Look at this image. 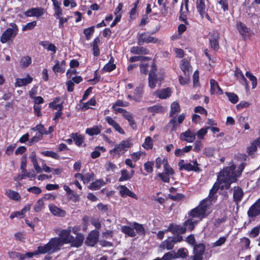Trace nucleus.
<instances>
[{"mask_svg": "<svg viewBox=\"0 0 260 260\" xmlns=\"http://www.w3.org/2000/svg\"><path fill=\"white\" fill-rule=\"evenodd\" d=\"M235 169L236 166L232 165L226 167L220 172L217 177L218 183H215L210 191V200L212 201L215 199L214 195L219 188L221 189H228L232 183L237 181V175L235 172Z\"/></svg>", "mask_w": 260, "mask_h": 260, "instance_id": "obj_1", "label": "nucleus"}, {"mask_svg": "<svg viewBox=\"0 0 260 260\" xmlns=\"http://www.w3.org/2000/svg\"><path fill=\"white\" fill-rule=\"evenodd\" d=\"M71 229L62 230L59 234V237L58 238L60 240V243L63 245V244H71L72 247H79L83 242L84 236L83 234H78L74 238L71 235Z\"/></svg>", "mask_w": 260, "mask_h": 260, "instance_id": "obj_2", "label": "nucleus"}, {"mask_svg": "<svg viewBox=\"0 0 260 260\" xmlns=\"http://www.w3.org/2000/svg\"><path fill=\"white\" fill-rule=\"evenodd\" d=\"M208 208V205L205 200L202 201L200 205L191 210L189 215L193 218H198V221L207 216L206 212Z\"/></svg>", "mask_w": 260, "mask_h": 260, "instance_id": "obj_3", "label": "nucleus"}, {"mask_svg": "<svg viewBox=\"0 0 260 260\" xmlns=\"http://www.w3.org/2000/svg\"><path fill=\"white\" fill-rule=\"evenodd\" d=\"M9 26L10 27L7 28L0 37V41L3 44L12 40L18 34V28L15 23H10Z\"/></svg>", "mask_w": 260, "mask_h": 260, "instance_id": "obj_4", "label": "nucleus"}, {"mask_svg": "<svg viewBox=\"0 0 260 260\" xmlns=\"http://www.w3.org/2000/svg\"><path fill=\"white\" fill-rule=\"evenodd\" d=\"M62 246L60 240L58 238H53L50 240L49 242L43 246L46 253H54L60 249L61 247Z\"/></svg>", "mask_w": 260, "mask_h": 260, "instance_id": "obj_5", "label": "nucleus"}, {"mask_svg": "<svg viewBox=\"0 0 260 260\" xmlns=\"http://www.w3.org/2000/svg\"><path fill=\"white\" fill-rule=\"evenodd\" d=\"M132 145V143L129 140H123L119 144L116 145L113 149L110 150V152L111 154L116 152L118 154H122Z\"/></svg>", "mask_w": 260, "mask_h": 260, "instance_id": "obj_6", "label": "nucleus"}, {"mask_svg": "<svg viewBox=\"0 0 260 260\" xmlns=\"http://www.w3.org/2000/svg\"><path fill=\"white\" fill-rule=\"evenodd\" d=\"M193 164L192 165L190 163H185L184 160H181L178 164V166L179 167V170H185L187 171H195V172H199L200 171V169L198 167V164L197 160H194L192 161Z\"/></svg>", "mask_w": 260, "mask_h": 260, "instance_id": "obj_7", "label": "nucleus"}, {"mask_svg": "<svg viewBox=\"0 0 260 260\" xmlns=\"http://www.w3.org/2000/svg\"><path fill=\"white\" fill-rule=\"evenodd\" d=\"M157 69L153 62H151V69L149 74V86L150 88H153L156 86L157 81V75L156 74Z\"/></svg>", "mask_w": 260, "mask_h": 260, "instance_id": "obj_8", "label": "nucleus"}, {"mask_svg": "<svg viewBox=\"0 0 260 260\" xmlns=\"http://www.w3.org/2000/svg\"><path fill=\"white\" fill-rule=\"evenodd\" d=\"M99 232L96 230L91 231L88 235L85 243L87 246L93 247L99 240Z\"/></svg>", "mask_w": 260, "mask_h": 260, "instance_id": "obj_9", "label": "nucleus"}, {"mask_svg": "<svg viewBox=\"0 0 260 260\" xmlns=\"http://www.w3.org/2000/svg\"><path fill=\"white\" fill-rule=\"evenodd\" d=\"M157 39L150 36L148 32H144L140 34L138 39V43L139 45H142L144 43H156Z\"/></svg>", "mask_w": 260, "mask_h": 260, "instance_id": "obj_10", "label": "nucleus"}, {"mask_svg": "<svg viewBox=\"0 0 260 260\" xmlns=\"http://www.w3.org/2000/svg\"><path fill=\"white\" fill-rule=\"evenodd\" d=\"M196 134L190 129H188L185 132L181 133L180 139L182 141H185L187 143H192L196 139Z\"/></svg>", "mask_w": 260, "mask_h": 260, "instance_id": "obj_11", "label": "nucleus"}, {"mask_svg": "<svg viewBox=\"0 0 260 260\" xmlns=\"http://www.w3.org/2000/svg\"><path fill=\"white\" fill-rule=\"evenodd\" d=\"M260 214V198L249 209L247 215L249 217H254Z\"/></svg>", "mask_w": 260, "mask_h": 260, "instance_id": "obj_12", "label": "nucleus"}, {"mask_svg": "<svg viewBox=\"0 0 260 260\" xmlns=\"http://www.w3.org/2000/svg\"><path fill=\"white\" fill-rule=\"evenodd\" d=\"M45 13L44 9L41 7L31 8L27 10L24 15L27 17H37L42 16Z\"/></svg>", "mask_w": 260, "mask_h": 260, "instance_id": "obj_13", "label": "nucleus"}, {"mask_svg": "<svg viewBox=\"0 0 260 260\" xmlns=\"http://www.w3.org/2000/svg\"><path fill=\"white\" fill-rule=\"evenodd\" d=\"M186 231V228L180 225L170 224L166 232H171L173 234H184Z\"/></svg>", "mask_w": 260, "mask_h": 260, "instance_id": "obj_14", "label": "nucleus"}, {"mask_svg": "<svg viewBox=\"0 0 260 260\" xmlns=\"http://www.w3.org/2000/svg\"><path fill=\"white\" fill-rule=\"evenodd\" d=\"M236 27L239 33L244 37L249 36L251 34L250 29L240 21L237 22Z\"/></svg>", "mask_w": 260, "mask_h": 260, "instance_id": "obj_15", "label": "nucleus"}, {"mask_svg": "<svg viewBox=\"0 0 260 260\" xmlns=\"http://www.w3.org/2000/svg\"><path fill=\"white\" fill-rule=\"evenodd\" d=\"M119 192L120 196L125 198L126 197H129L136 200L138 199L137 196L133 192L131 191L127 187L124 185H121L119 187Z\"/></svg>", "mask_w": 260, "mask_h": 260, "instance_id": "obj_16", "label": "nucleus"}, {"mask_svg": "<svg viewBox=\"0 0 260 260\" xmlns=\"http://www.w3.org/2000/svg\"><path fill=\"white\" fill-rule=\"evenodd\" d=\"M49 208L51 213L54 216L58 217H64L66 215V212L65 210L57 207L54 205H49Z\"/></svg>", "mask_w": 260, "mask_h": 260, "instance_id": "obj_17", "label": "nucleus"}, {"mask_svg": "<svg viewBox=\"0 0 260 260\" xmlns=\"http://www.w3.org/2000/svg\"><path fill=\"white\" fill-rule=\"evenodd\" d=\"M180 66L184 75L189 76L191 71V67L189 61L185 59H183L180 61Z\"/></svg>", "mask_w": 260, "mask_h": 260, "instance_id": "obj_18", "label": "nucleus"}, {"mask_svg": "<svg viewBox=\"0 0 260 260\" xmlns=\"http://www.w3.org/2000/svg\"><path fill=\"white\" fill-rule=\"evenodd\" d=\"M33 78L29 75H27L26 77L25 78H16V82L15 83V87H21L25 86L28 84L31 83Z\"/></svg>", "mask_w": 260, "mask_h": 260, "instance_id": "obj_19", "label": "nucleus"}, {"mask_svg": "<svg viewBox=\"0 0 260 260\" xmlns=\"http://www.w3.org/2000/svg\"><path fill=\"white\" fill-rule=\"evenodd\" d=\"M106 122L111 126H112L115 131H117L121 134H124V131L121 127L119 124H118L112 117L107 116L105 118Z\"/></svg>", "mask_w": 260, "mask_h": 260, "instance_id": "obj_20", "label": "nucleus"}, {"mask_svg": "<svg viewBox=\"0 0 260 260\" xmlns=\"http://www.w3.org/2000/svg\"><path fill=\"white\" fill-rule=\"evenodd\" d=\"M210 92L211 94H222L223 93L222 90L219 86L218 84L214 79L210 80Z\"/></svg>", "mask_w": 260, "mask_h": 260, "instance_id": "obj_21", "label": "nucleus"}, {"mask_svg": "<svg viewBox=\"0 0 260 260\" xmlns=\"http://www.w3.org/2000/svg\"><path fill=\"white\" fill-rule=\"evenodd\" d=\"M233 198L234 201L238 203L242 200L243 197V192L239 187H235L233 189Z\"/></svg>", "mask_w": 260, "mask_h": 260, "instance_id": "obj_22", "label": "nucleus"}, {"mask_svg": "<svg viewBox=\"0 0 260 260\" xmlns=\"http://www.w3.org/2000/svg\"><path fill=\"white\" fill-rule=\"evenodd\" d=\"M144 85L140 84L135 90L134 100L140 102L143 93Z\"/></svg>", "mask_w": 260, "mask_h": 260, "instance_id": "obj_23", "label": "nucleus"}, {"mask_svg": "<svg viewBox=\"0 0 260 260\" xmlns=\"http://www.w3.org/2000/svg\"><path fill=\"white\" fill-rule=\"evenodd\" d=\"M197 8L202 18H203L206 14V6L204 0L197 1Z\"/></svg>", "mask_w": 260, "mask_h": 260, "instance_id": "obj_24", "label": "nucleus"}, {"mask_svg": "<svg viewBox=\"0 0 260 260\" xmlns=\"http://www.w3.org/2000/svg\"><path fill=\"white\" fill-rule=\"evenodd\" d=\"M155 94L160 99H165L171 95V89L169 88L157 90Z\"/></svg>", "mask_w": 260, "mask_h": 260, "instance_id": "obj_25", "label": "nucleus"}, {"mask_svg": "<svg viewBox=\"0 0 260 260\" xmlns=\"http://www.w3.org/2000/svg\"><path fill=\"white\" fill-rule=\"evenodd\" d=\"M5 194L10 199L18 201L21 199L20 196L18 192L11 189H7L6 191Z\"/></svg>", "mask_w": 260, "mask_h": 260, "instance_id": "obj_26", "label": "nucleus"}, {"mask_svg": "<svg viewBox=\"0 0 260 260\" xmlns=\"http://www.w3.org/2000/svg\"><path fill=\"white\" fill-rule=\"evenodd\" d=\"M105 184L106 183L103 179H100L91 183L88 186V188L91 190H98L102 186L105 185Z\"/></svg>", "mask_w": 260, "mask_h": 260, "instance_id": "obj_27", "label": "nucleus"}, {"mask_svg": "<svg viewBox=\"0 0 260 260\" xmlns=\"http://www.w3.org/2000/svg\"><path fill=\"white\" fill-rule=\"evenodd\" d=\"M29 158L31 160V161L32 162L33 166L34 167V168H35L36 171L38 173H41L42 169L38 165V160L37 158L36 153L35 152H32L31 153V154H30Z\"/></svg>", "mask_w": 260, "mask_h": 260, "instance_id": "obj_28", "label": "nucleus"}, {"mask_svg": "<svg viewBox=\"0 0 260 260\" xmlns=\"http://www.w3.org/2000/svg\"><path fill=\"white\" fill-rule=\"evenodd\" d=\"M175 244L172 237H169L162 242L160 247L163 249L166 248L168 250H171L173 248Z\"/></svg>", "mask_w": 260, "mask_h": 260, "instance_id": "obj_29", "label": "nucleus"}, {"mask_svg": "<svg viewBox=\"0 0 260 260\" xmlns=\"http://www.w3.org/2000/svg\"><path fill=\"white\" fill-rule=\"evenodd\" d=\"M21 171V174L18 175V176L16 178H14L15 180L17 181L19 180H22L25 178L26 177L34 178L36 177V174H34V173H27L26 169L24 170V172H23V171Z\"/></svg>", "mask_w": 260, "mask_h": 260, "instance_id": "obj_30", "label": "nucleus"}, {"mask_svg": "<svg viewBox=\"0 0 260 260\" xmlns=\"http://www.w3.org/2000/svg\"><path fill=\"white\" fill-rule=\"evenodd\" d=\"M205 247L204 244H200L194 246L193 253L194 255L203 256Z\"/></svg>", "mask_w": 260, "mask_h": 260, "instance_id": "obj_31", "label": "nucleus"}, {"mask_svg": "<svg viewBox=\"0 0 260 260\" xmlns=\"http://www.w3.org/2000/svg\"><path fill=\"white\" fill-rule=\"evenodd\" d=\"M131 52L136 54H148L149 50L143 47H134L132 48Z\"/></svg>", "mask_w": 260, "mask_h": 260, "instance_id": "obj_32", "label": "nucleus"}, {"mask_svg": "<svg viewBox=\"0 0 260 260\" xmlns=\"http://www.w3.org/2000/svg\"><path fill=\"white\" fill-rule=\"evenodd\" d=\"M180 111V107L179 103L176 102H174L171 105V110L170 112V116L173 117V116L179 112Z\"/></svg>", "mask_w": 260, "mask_h": 260, "instance_id": "obj_33", "label": "nucleus"}, {"mask_svg": "<svg viewBox=\"0 0 260 260\" xmlns=\"http://www.w3.org/2000/svg\"><path fill=\"white\" fill-rule=\"evenodd\" d=\"M71 137L73 139L75 143L78 146H80L84 142V138L81 135H78L77 133H72Z\"/></svg>", "mask_w": 260, "mask_h": 260, "instance_id": "obj_34", "label": "nucleus"}, {"mask_svg": "<svg viewBox=\"0 0 260 260\" xmlns=\"http://www.w3.org/2000/svg\"><path fill=\"white\" fill-rule=\"evenodd\" d=\"M198 222V220L194 219L193 218L191 217L190 218L187 219L184 223V225L185 226L186 229L192 231L194 228V225Z\"/></svg>", "mask_w": 260, "mask_h": 260, "instance_id": "obj_35", "label": "nucleus"}, {"mask_svg": "<svg viewBox=\"0 0 260 260\" xmlns=\"http://www.w3.org/2000/svg\"><path fill=\"white\" fill-rule=\"evenodd\" d=\"M121 231L125 234L131 237H134L136 236V233L134 231V228L128 226L123 225L121 227Z\"/></svg>", "mask_w": 260, "mask_h": 260, "instance_id": "obj_36", "label": "nucleus"}, {"mask_svg": "<svg viewBox=\"0 0 260 260\" xmlns=\"http://www.w3.org/2000/svg\"><path fill=\"white\" fill-rule=\"evenodd\" d=\"M129 122V125L133 128L136 127V124L134 120L133 115L129 112L126 111L122 115Z\"/></svg>", "mask_w": 260, "mask_h": 260, "instance_id": "obj_37", "label": "nucleus"}, {"mask_svg": "<svg viewBox=\"0 0 260 260\" xmlns=\"http://www.w3.org/2000/svg\"><path fill=\"white\" fill-rule=\"evenodd\" d=\"M218 39L219 36L216 34H215L213 38L210 40L211 47L214 50H217L219 48Z\"/></svg>", "mask_w": 260, "mask_h": 260, "instance_id": "obj_38", "label": "nucleus"}, {"mask_svg": "<svg viewBox=\"0 0 260 260\" xmlns=\"http://www.w3.org/2000/svg\"><path fill=\"white\" fill-rule=\"evenodd\" d=\"M133 226L139 235H145V231L142 224L135 222L133 223Z\"/></svg>", "mask_w": 260, "mask_h": 260, "instance_id": "obj_39", "label": "nucleus"}, {"mask_svg": "<svg viewBox=\"0 0 260 260\" xmlns=\"http://www.w3.org/2000/svg\"><path fill=\"white\" fill-rule=\"evenodd\" d=\"M86 133L90 136L98 135L101 133V127L94 126L91 128H88L86 129Z\"/></svg>", "mask_w": 260, "mask_h": 260, "instance_id": "obj_40", "label": "nucleus"}, {"mask_svg": "<svg viewBox=\"0 0 260 260\" xmlns=\"http://www.w3.org/2000/svg\"><path fill=\"white\" fill-rule=\"evenodd\" d=\"M32 60L30 57L25 56L21 58L20 66L22 68H26L31 63Z\"/></svg>", "mask_w": 260, "mask_h": 260, "instance_id": "obj_41", "label": "nucleus"}, {"mask_svg": "<svg viewBox=\"0 0 260 260\" xmlns=\"http://www.w3.org/2000/svg\"><path fill=\"white\" fill-rule=\"evenodd\" d=\"M188 251L186 248H180L178 250L177 253L175 252V255L177 258H185L187 256Z\"/></svg>", "mask_w": 260, "mask_h": 260, "instance_id": "obj_42", "label": "nucleus"}, {"mask_svg": "<svg viewBox=\"0 0 260 260\" xmlns=\"http://www.w3.org/2000/svg\"><path fill=\"white\" fill-rule=\"evenodd\" d=\"M246 76L252 82V87L255 88L257 85V79L251 72H247Z\"/></svg>", "mask_w": 260, "mask_h": 260, "instance_id": "obj_43", "label": "nucleus"}, {"mask_svg": "<svg viewBox=\"0 0 260 260\" xmlns=\"http://www.w3.org/2000/svg\"><path fill=\"white\" fill-rule=\"evenodd\" d=\"M32 130L34 131H39V135H41V136L48 134L47 131L45 129L44 125L42 124L37 125L36 126L32 127Z\"/></svg>", "mask_w": 260, "mask_h": 260, "instance_id": "obj_44", "label": "nucleus"}, {"mask_svg": "<svg viewBox=\"0 0 260 260\" xmlns=\"http://www.w3.org/2000/svg\"><path fill=\"white\" fill-rule=\"evenodd\" d=\"M9 255L12 258H18L19 260H23L25 258V255L15 251L9 252Z\"/></svg>", "mask_w": 260, "mask_h": 260, "instance_id": "obj_45", "label": "nucleus"}, {"mask_svg": "<svg viewBox=\"0 0 260 260\" xmlns=\"http://www.w3.org/2000/svg\"><path fill=\"white\" fill-rule=\"evenodd\" d=\"M260 226L257 225L252 228L249 232L248 235L250 238H254L256 237L259 234Z\"/></svg>", "mask_w": 260, "mask_h": 260, "instance_id": "obj_46", "label": "nucleus"}, {"mask_svg": "<svg viewBox=\"0 0 260 260\" xmlns=\"http://www.w3.org/2000/svg\"><path fill=\"white\" fill-rule=\"evenodd\" d=\"M100 42L99 38H96L94 40L92 44V50L93 54L95 56H98L100 55V51L98 46V44Z\"/></svg>", "mask_w": 260, "mask_h": 260, "instance_id": "obj_47", "label": "nucleus"}, {"mask_svg": "<svg viewBox=\"0 0 260 260\" xmlns=\"http://www.w3.org/2000/svg\"><path fill=\"white\" fill-rule=\"evenodd\" d=\"M225 94L228 96L229 100L233 104H236L238 101V96L237 94L233 92H225Z\"/></svg>", "mask_w": 260, "mask_h": 260, "instance_id": "obj_48", "label": "nucleus"}, {"mask_svg": "<svg viewBox=\"0 0 260 260\" xmlns=\"http://www.w3.org/2000/svg\"><path fill=\"white\" fill-rule=\"evenodd\" d=\"M44 207V202L43 199H40L38 200L34 206V210L36 212H40Z\"/></svg>", "mask_w": 260, "mask_h": 260, "instance_id": "obj_49", "label": "nucleus"}, {"mask_svg": "<svg viewBox=\"0 0 260 260\" xmlns=\"http://www.w3.org/2000/svg\"><path fill=\"white\" fill-rule=\"evenodd\" d=\"M55 64L53 67L52 70L56 74V73H64L65 72V68H62L59 64L58 60L55 61Z\"/></svg>", "mask_w": 260, "mask_h": 260, "instance_id": "obj_50", "label": "nucleus"}, {"mask_svg": "<svg viewBox=\"0 0 260 260\" xmlns=\"http://www.w3.org/2000/svg\"><path fill=\"white\" fill-rule=\"evenodd\" d=\"M94 31V26H92L84 30L83 32L87 40H89Z\"/></svg>", "mask_w": 260, "mask_h": 260, "instance_id": "obj_51", "label": "nucleus"}, {"mask_svg": "<svg viewBox=\"0 0 260 260\" xmlns=\"http://www.w3.org/2000/svg\"><path fill=\"white\" fill-rule=\"evenodd\" d=\"M256 145H260V138L257 139L251 143V145L248 148L249 152H253L256 150Z\"/></svg>", "mask_w": 260, "mask_h": 260, "instance_id": "obj_52", "label": "nucleus"}, {"mask_svg": "<svg viewBox=\"0 0 260 260\" xmlns=\"http://www.w3.org/2000/svg\"><path fill=\"white\" fill-rule=\"evenodd\" d=\"M115 68L116 65L113 63V62H111V60H110L109 62L104 67L103 71L105 72H111L114 70Z\"/></svg>", "mask_w": 260, "mask_h": 260, "instance_id": "obj_53", "label": "nucleus"}, {"mask_svg": "<svg viewBox=\"0 0 260 260\" xmlns=\"http://www.w3.org/2000/svg\"><path fill=\"white\" fill-rule=\"evenodd\" d=\"M143 146L144 148L147 149H150L152 148L153 144L152 142V139L150 137H147L146 138L145 142L143 144Z\"/></svg>", "mask_w": 260, "mask_h": 260, "instance_id": "obj_54", "label": "nucleus"}, {"mask_svg": "<svg viewBox=\"0 0 260 260\" xmlns=\"http://www.w3.org/2000/svg\"><path fill=\"white\" fill-rule=\"evenodd\" d=\"M121 176L119 178L120 181L127 180L132 178V175H129V174L126 170H122L121 171Z\"/></svg>", "mask_w": 260, "mask_h": 260, "instance_id": "obj_55", "label": "nucleus"}, {"mask_svg": "<svg viewBox=\"0 0 260 260\" xmlns=\"http://www.w3.org/2000/svg\"><path fill=\"white\" fill-rule=\"evenodd\" d=\"M37 22L35 21L28 22L26 25L23 26L22 30V31H26L28 30L32 29L36 25Z\"/></svg>", "mask_w": 260, "mask_h": 260, "instance_id": "obj_56", "label": "nucleus"}, {"mask_svg": "<svg viewBox=\"0 0 260 260\" xmlns=\"http://www.w3.org/2000/svg\"><path fill=\"white\" fill-rule=\"evenodd\" d=\"M42 154L44 156L51 157H52L55 159L59 158V156L57 155V154L53 151H43L42 152Z\"/></svg>", "mask_w": 260, "mask_h": 260, "instance_id": "obj_57", "label": "nucleus"}, {"mask_svg": "<svg viewBox=\"0 0 260 260\" xmlns=\"http://www.w3.org/2000/svg\"><path fill=\"white\" fill-rule=\"evenodd\" d=\"M235 76L237 78L241 79L245 83H247L246 79L245 78L241 71L237 68L236 69L235 71Z\"/></svg>", "mask_w": 260, "mask_h": 260, "instance_id": "obj_58", "label": "nucleus"}, {"mask_svg": "<svg viewBox=\"0 0 260 260\" xmlns=\"http://www.w3.org/2000/svg\"><path fill=\"white\" fill-rule=\"evenodd\" d=\"M169 124H171L172 125V128L171 129V132L176 131L177 127L178 126H179V125H180L179 124H178V123L176 119V117L172 118L170 120Z\"/></svg>", "mask_w": 260, "mask_h": 260, "instance_id": "obj_59", "label": "nucleus"}, {"mask_svg": "<svg viewBox=\"0 0 260 260\" xmlns=\"http://www.w3.org/2000/svg\"><path fill=\"white\" fill-rule=\"evenodd\" d=\"M96 104V101L95 99L92 98L89 101H88L87 103H85L82 109L84 110H86L87 109L90 108V106H94Z\"/></svg>", "mask_w": 260, "mask_h": 260, "instance_id": "obj_60", "label": "nucleus"}, {"mask_svg": "<svg viewBox=\"0 0 260 260\" xmlns=\"http://www.w3.org/2000/svg\"><path fill=\"white\" fill-rule=\"evenodd\" d=\"M154 163L151 161H147L144 165V169L148 173H151L153 172V166Z\"/></svg>", "mask_w": 260, "mask_h": 260, "instance_id": "obj_61", "label": "nucleus"}, {"mask_svg": "<svg viewBox=\"0 0 260 260\" xmlns=\"http://www.w3.org/2000/svg\"><path fill=\"white\" fill-rule=\"evenodd\" d=\"M164 172L165 174H167L169 175H172L174 174L173 170L168 165V161H166L165 163H164Z\"/></svg>", "mask_w": 260, "mask_h": 260, "instance_id": "obj_62", "label": "nucleus"}, {"mask_svg": "<svg viewBox=\"0 0 260 260\" xmlns=\"http://www.w3.org/2000/svg\"><path fill=\"white\" fill-rule=\"evenodd\" d=\"M176 258L175 255V252H169L166 253L162 257L160 258L161 260H172Z\"/></svg>", "mask_w": 260, "mask_h": 260, "instance_id": "obj_63", "label": "nucleus"}, {"mask_svg": "<svg viewBox=\"0 0 260 260\" xmlns=\"http://www.w3.org/2000/svg\"><path fill=\"white\" fill-rule=\"evenodd\" d=\"M209 128V127L206 128H202L199 131L197 132V133H196V135H197V137L200 139H203L204 136L207 134V129Z\"/></svg>", "mask_w": 260, "mask_h": 260, "instance_id": "obj_64", "label": "nucleus"}]
</instances>
